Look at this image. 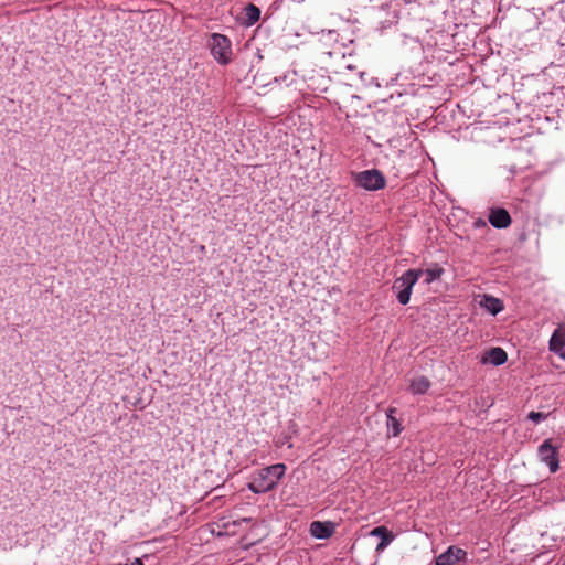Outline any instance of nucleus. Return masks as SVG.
I'll use <instances>...</instances> for the list:
<instances>
[{
    "label": "nucleus",
    "mask_w": 565,
    "mask_h": 565,
    "mask_svg": "<svg viewBox=\"0 0 565 565\" xmlns=\"http://www.w3.org/2000/svg\"><path fill=\"white\" fill-rule=\"evenodd\" d=\"M387 429L390 435L396 437L402 433L403 427L396 417H392L391 420H387Z\"/></svg>",
    "instance_id": "obj_16"
},
{
    "label": "nucleus",
    "mask_w": 565,
    "mask_h": 565,
    "mask_svg": "<svg viewBox=\"0 0 565 565\" xmlns=\"http://www.w3.org/2000/svg\"><path fill=\"white\" fill-rule=\"evenodd\" d=\"M212 56L221 65H227L232 62V43L230 39L220 33H213L209 41Z\"/></svg>",
    "instance_id": "obj_2"
},
{
    "label": "nucleus",
    "mask_w": 565,
    "mask_h": 565,
    "mask_svg": "<svg viewBox=\"0 0 565 565\" xmlns=\"http://www.w3.org/2000/svg\"><path fill=\"white\" fill-rule=\"evenodd\" d=\"M508 355L505 351L499 347L491 348L489 351H487L481 359V362L483 364H492L494 366L502 365L507 362Z\"/></svg>",
    "instance_id": "obj_9"
},
{
    "label": "nucleus",
    "mask_w": 565,
    "mask_h": 565,
    "mask_svg": "<svg viewBox=\"0 0 565 565\" xmlns=\"http://www.w3.org/2000/svg\"><path fill=\"white\" fill-rule=\"evenodd\" d=\"M246 11H247V17L252 23L258 21L259 17H260V11L256 6L248 4V7L246 8Z\"/></svg>",
    "instance_id": "obj_17"
},
{
    "label": "nucleus",
    "mask_w": 565,
    "mask_h": 565,
    "mask_svg": "<svg viewBox=\"0 0 565 565\" xmlns=\"http://www.w3.org/2000/svg\"><path fill=\"white\" fill-rule=\"evenodd\" d=\"M443 273L444 269L440 267L428 268L426 270H423V275H425V284L429 285L433 281L437 280L438 278H440Z\"/></svg>",
    "instance_id": "obj_15"
},
{
    "label": "nucleus",
    "mask_w": 565,
    "mask_h": 565,
    "mask_svg": "<svg viewBox=\"0 0 565 565\" xmlns=\"http://www.w3.org/2000/svg\"><path fill=\"white\" fill-rule=\"evenodd\" d=\"M545 417H546V415H544L543 413H539V412H530L527 415V418L536 424L540 423Z\"/></svg>",
    "instance_id": "obj_18"
},
{
    "label": "nucleus",
    "mask_w": 565,
    "mask_h": 565,
    "mask_svg": "<svg viewBox=\"0 0 565 565\" xmlns=\"http://www.w3.org/2000/svg\"><path fill=\"white\" fill-rule=\"evenodd\" d=\"M354 182L367 191H377L386 185V180L377 169L364 170L354 175Z\"/></svg>",
    "instance_id": "obj_3"
},
{
    "label": "nucleus",
    "mask_w": 565,
    "mask_h": 565,
    "mask_svg": "<svg viewBox=\"0 0 565 565\" xmlns=\"http://www.w3.org/2000/svg\"><path fill=\"white\" fill-rule=\"evenodd\" d=\"M430 387V382L426 376L414 377L409 383V391L413 394H425Z\"/></svg>",
    "instance_id": "obj_12"
},
{
    "label": "nucleus",
    "mask_w": 565,
    "mask_h": 565,
    "mask_svg": "<svg viewBox=\"0 0 565 565\" xmlns=\"http://www.w3.org/2000/svg\"><path fill=\"white\" fill-rule=\"evenodd\" d=\"M488 221L495 228H507L512 222L509 212L502 207L491 209Z\"/></svg>",
    "instance_id": "obj_7"
},
{
    "label": "nucleus",
    "mask_w": 565,
    "mask_h": 565,
    "mask_svg": "<svg viewBox=\"0 0 565 565\" xmlns=\"http://www.w3.org/2000/svg\"><path fill=\"white\" fill-rule=\"evenodd\" d=\"M396 409L394 407H390L386 412L387 420H391L392 417H395Z\"/></svg>",
    "instance_id": "obj_19"
},
{
    "label": "nucleus",
    "mask_w": 565,
    "mask_h": 565,
    "mask_svg": "<svg viewBox=\"0 0 565 565\" xmlns=\"http://www.w3.org/2000/svg\"><path fill=\"white\" fill-rule=\"evenodd\" d=\"M275 488L274 481L270 480L267 472L263 469L258 470L248 483V489L254 493H265Z\"/></svg>",
    "instance_id": "obj_6"
},
{
    "label": "nucleus",
    "mask_w": 565,
    "mask_h": 565,
    "mask_svg": "<svg viewBox=\"0 0 565 565\" xmlns=\"http://www.w3.org/2000/svg\"><path fill=\"white\" fill-rule=\"evenodd\" d=\"M565 344V334L555 331L550 340V349L554 352L559 351Z\"/></svg>",
    "instance_id": "obj_14"
},
{
    "label": "nucleus",
    "mask_w": 565,
    "mask_h": 565,
    "mask_svg": "<svg viewBox=\"0 0 565 565\" xmlns=\"http://www.w3.org/2000/svg\"><path fill=\"white\" fill-rule=\"evenodd\" d=\"M264 470L267 472L268 477L270 478L271 481H274V484L276 486L285 475L286 466L284 463H276L264 468Z\"/></svg>",
    "instance_id": "obj_13"
},
{
    "label": "nucleus",
    "mask_w": 565,
    "mask_h": 565,
    "mask_svg": "<svg viewBox=\"0 0 565 565\" xmlns=\"http://www.w3.org/2000/svg\"><path fill=\"white\" fill-rule=\"evenodd\" d=\"M476 227H484L487 225L486 221L479 218L475 222Z\"/></svg>",
    "instance_id": "obj_20"
},
{
    "label": "nucleus",
    "mask_w": 565,
    "mask_h": 565,
    "mask_svg": "<svg viewBox=\"0 0 565 565\" xmlns=\"http://www.w3.org/2000/svg\"><path fill=\"white\" fill-rule=\"evenodd\" d=\"M370 535L381 539V542L375 547L377 553L383 552L395 539L394 534L383 525L374 527L370 532Z\"/></svg>",
    "instance_id": "obj_8"
},
{
    "label": "nucleus",
    "mask_w": 565,
    "mask_h": 565,
    "mask_svg": "<svg viewBox=\"0 0 565 565\" xmlns=\"http://www.w3.org/2000/svg\"><path fill=\"white\" fill-rule=\"evenodd\" d=\"M334 532L332 523L313 521L310 524V534L316 539H329Z\"/></svg>",
    "instance_id": "obj_10"
},
{
    "label": "nucleus",
    "mask_w": 565,
    "mask_h": 565,
    "mask_svg": "<svg viewBox=\"0 0 565 565\" xmlns=\"http://www.w3.org/2000/svg\"><path fill=\"white\" fill-rule=\"evenodd\" d=\"M479 303L493 316L503 310L502 301L490 295H483Z\"/></svg>",
    "instance_id": "obj_11"
},
{
    "label": "nucleus",
    "mask_w": 565,
    "mask_h": 565,
    "mask_svg": "<svg viewBox=\"0 0 565 565\" xmlns=\"http://www.w3.org/2000/svg\"><path fill=\"white\" fill-rule=\"evenodd\" d=\"M422 276L423 269H408L394 281L393 289L401 305L409 302L413 287Z\"/></svg>",
    "instance_id": "obj_1"
},
{
    "label": "nucleus",
    "mask_w": 565,
    "mask_h": 565,
    "mask_svg": "<svg viewBox=\"0 0 565 565\" xmlns=\"http://www.w3.org/2000/svg\"><path fill=\"white\" fill-rule=\"evenodd\" d=\"M561 356H562L563 359H565V351L561 354Z\"/></svg>",
    "instance_id": "obj_21"
},
{
    "label": "nucleus",
    "mask_w": 565,
    "mask_h": 565,
    "mask_svg": "<svg viewBox=\"0 0 565 565\" xmlns=\"http://www.w3.org/2000/svg\"><path fill=\"white\" fill-rule=\"evenodd\" d=\"M537 454L541 461L548 467L551 472L554 473L558 470V451L557 448L552 445L551 439L543 441V444L539 447Z\"/></svg>",
    "instance_id": "obj_5"
},
{
    "label": "nucleus",
    "mask_w": 565,
    "mask_h": 565,
    "mask_svg": "<svg viewBox=\"0 0 565 565\" xmlns=\"http://www.w3.org/2000/svg\"><path fill=\"white\" fill-rule=\"evenodd\" d=\"M467 563V552L456 545H450L444 553L438 555L435 559V565H458Z\"/></svg>",
    "instance_id": "obj_4"
}]
</instances>
